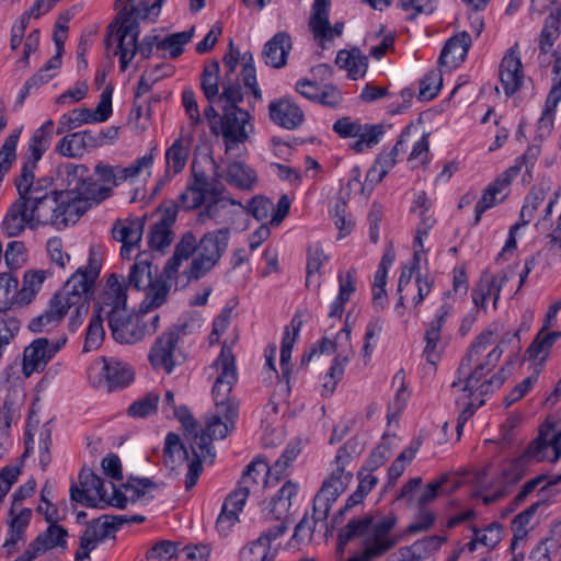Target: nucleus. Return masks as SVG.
Here are the masks:
<instances>
[{
  "label": "nucleus",
  "instance_id": "f257e3e1",
  "mask_svg": "<svg viewBox=\"0 0 561 561\" xmlns=\"http://www.w3.org/2000/svg\"><path fill=\"white\" fill-rule=\"evenodd\" d=\"M224 185L199 168L197 161L192 163V175L186 188L179 196V207L185 210L199 208L206 201L208 204L199 211L197 221L202 225L213 221L216 225L227 224L232 220L230 206L238 203L233 199L221 197Z\"/></svg>",
  "mask_w": 561,
  "mask_h": 561
},
{
  "label": "nucleus",
  "instance_id": "f03ea898",
  "mask_svg": "<svg viewBox=\"0 0 561 561\" xmlns=\"http://www.w3.org/2000/svg\"><path fill=\"white\" fill-rule=\"evenodd\" d=\"M560 458L561 430L547 422L540 426L538 436L529 443L526 450L503 467L497 480L500 489L494 494L484 496L483 502L491 504L504 497L508 488L525 477L533 461L556 462Z\"/></svg>",
  "mask_w": 561,
  "mask_h": 561
},
{
  "label": "nucleus",
  "instance_id": "7ed1b4c3",
  "mask_svg": "<svg viewBox=\"0 0 561 561\" xmlns=\"http://www.w3.org/2000/svg\"><path fill=\"white\" fill-rule=\"evenodd\" d=\"M174 414L185 430V443L181 442L176 434L169 433L164 443V457L165 461H168V459L174 461L175 457L179 460H186L190 455L187 449L188 445L193 458L187 462L184 485L185 490L190 491L198 482L204 470L203 462L213 463L215 453H210L209 437L201 435L202 427L187 409L181 408Z\"/></svg>",
  "mask_w": 561,
  "mask_h": 561
},
{
  "label": "nucleus",
  "instance_id": "20e7f679",
  "mask_svg": "<svg viewBox=\"0 0 561 561\" xmlns=\"http://www.w3.org/2000/svg\"><path fill=\"white\" fill-rule=\"evenodd\" d=\"M116 18L106 28L104 38L107 51L119 58L121 71H126L138 53L140 34V0H116Z\"/></svg>",
  "mask_w": 561,
  "mask_h": 561
},
{
  "label": "nucleus",
  "instance_id": "39448f33",
  "mask_svg": "<svg viewBox=\"0 0 561 561\" xmlns=\"http://www.w3.org/2000/svg\"><path fill=\"white\" fill-rule=\"evenodd\" d=\"M81 486L72 483L70 486L71 501L87 507H104L106 505L125 508L128 501L135 502L140 496V489L135 485L106 482L89 468H82L79 473Z\"/></svg>",
  "mask_w": 561,
  "mask_h": 561
},
{
  "label": "nucleus",
  "instance_id": "423d86ee",
  "mask_svg": "<svg viewBox=\"0 0 561 561\" xmlns=\"http://www.w3.org/2000/svg\"><path fill=\"white\" fill-rule=\"evenodd\" d=\"M101 266V261L96 259L95 247H91L87 266L79 267L62 288V307L65 316L70 311L68 328L71 332H76L82 325L89 312Z\"/></svg>",
  "mask_w": 561,
  "mask_h": 561
},
{
  "label": "nucleus",
  "instance_id": "0eeeda50",
  "mask_svg": "<svg viewBox=\"0 0 561 561\" xmlns=\"http://www.w3.org/2000/svg\"><path fill=\"white\" fill-rule=\"evenodd\" d=\"M242 101L243 94L239 83H224L219 102L222 108L221 129L226 152L234 150L239 144L244 142L249 138L248 129L253 128L250 124V113L238 106Z\"/></svg>",
  "mask_w": 561,
  "mask_h": 561
},
{
  "label": "nucleus",
  "instance_id": "6e6552de",
  "mask_svg": "<svg viewBox=\"0 0 561 561\" xmlns=\"http://www.w3.org/2000/svg\"><path fill=\"white\" fill-rule=\"evenodd\" d=\"M208 370L209 376H214L211 397L216 410L227 411L229 417L238 416L239 402L232 394V389L238 382V369L231 348L224 345Z\"/></svg>",
  "mask_w": 561,
  "mask_h": 561
},
{
  "label": "nucleus",
  "instance_id": "1a4fd4ad",
  "mask_svg": "<svg viewBox=\"0 0 561 561\" xmlns=\"http://www.w3.org/2000/svg\"><path fill=\"white\" fill-rule=\"evenodd\" d=\"M140 252L135 256V262L129 268L127 277L116 273L106 276L105 285L99 296L98 311L106 316V311L126 310L127 290L134 288L140 290Z\"/></svg>",
  "mask_w": 561,
  "mask_h": 561
},
{
  "label": "nucleus",
  "instance_id": "9d476101",
  "mask_svg": "<svg viewBox=\"0 0 561 561\" xmlns=\"http://www.w3.org/2000/svg\"><path fill=\"white\" fill-rule=\"evenodd\" d=\"M355 443L346 442L337 449L334 458L336 468L331 472L329 478L323 481L322 486L316 494V505L319 513L328 510L330 502H336L339 496L346 490L353 479V473L346 470V467L353 460Z\"/></svg>",
  "mask_w": 561,
  "mask_h": 561
},
{
  "label": "nucleus",
  "instance_id": "9b49d317",
  "mask_svg": "<svg viewBox=\"0 0 561 561\" xmlns=\"http://www.w3.org/2000/svg\"><path fill=\"white\" fill-rule=\"evenodd\" d=\"M229 239L228 228L206 232L197 242V254L191 262L188 277L197 280L210 272L226 253Z\"/></svg>",
  "mask_w": 561,
  "mask_h": 561
},
{
  "label": "nucleus",
  "instance_id": "f8f14e48",
  "mask_svg": "<svg viewBox=\"0 0 561 561\" xmlns=\"http://www.w3.org/2000/svg\"><path fill=\"white\" fill-rule=\"evenodd\" d=\"M89 378L94 387L112 392L129 386L135 379V370L128 363L101 357L90 366Z\"/></svg>",
  "mask_w": 561,
  "mask_h": 561
},
{
  "label": "nucleus",
  "instance_id": "ddd939ff",
  "mask_svg": "<svg viewBox=\"0 0 561 561\" xmlns=\"http://www.w3.org/2000/svg\"><path fill=\"white\" fill-rule=\"evenodd\" d=\"M397 522L394 515H388L376 523L370 519V526L364 540V550L347 561H373L391 550L399 540L398 537L390 535Z\"/></svg>",
  "mask_w": 561,
  "mask_h": 561
},
{
  "label": "nucleus",
  "instance_id": "4468645a",
  "mask_svg": "<svg viewBox=\"0 0 561 561\" xmlns=\"http://www.w3.org/2000/svg\"><path fill=\"white\" fill-rule=\"evenodd\" d=\"M493 344V332L485 331L477 336L468 350L466 356L462 358L458 375H466L471 370L472 366L477 368L478 373H491L497 365L502 357L503 350L497 345L488 352V348Z\"/></svg>",
  "mask_w": 561,
  "mask_h": 561
},
{
  "label": "nucleus",
  "instance_id": "2eb2a0df",
  "mask_svg": "<svg viewBox=\"0 0 561 561\" xmlns=\"http://www.w3.org/2000/svg\"><path fill=\"white\" fill-rule=\"evenodd\" d=\"M525 160L526 157L517 158L514 165L506 169L484 188L481 198L474 206V226L480 224L482 215L486 210L501 204L508 196L512 180L519 174Z\"/></svg>",
  "mask_w": 561,
  "mask_h": 561
},
{
  "label": "nucleus",
  "instance_id": "dca6fc26",
  "mask_svg": "<svg viewBox=\"0 0 561 561\" xmlns=\"http://www.w3.org/2000/svg\"><path fill=\"white\" fill-rule=\"evenodd\" d=\"M67 336L56 339L38 337L24 348L22 371L25 377L42 373L47 364L66 345Z\"/></svg>",
  "mask_w": 561,
  "mask_h": 561
},
{
  "label": "nucleus",
  "instance_id": "f3484780",
  "mask_svg": "<svg viewBox=\"0 0 561 561\" xmlns=\"http://www.w3.org/2000/svg\"><path fill=\"white\" fill-rule=\"evenodd\" d=\"M489 373H478L477 368L472 366L471 370L466 375H458L457 380L451 383L453 390L463 392L466 396L483 398L490 393L495 392L506 379L504 368L491 377L485 378Z\"/></svg>",
  "mask_w": 561,
  "mask_h": 561
},
{
  "label": "nucleus",
  "instance_id": "a211bd4d",
  "mask_svg": "<svg viewBox=\"0 0 561 561\" xmlns=\"http://www.w3.org/2000/svg\"><path fill=\"white\" fill-rule=\"evenodd\" d=\"M178 207L179 204L161 205L153 214L156 220L147 237L151 251L163 253L171 245L174 238L172 227L176 220Z\"/></svg>",
  "mask_w": 561,
  "mask_h": 561
},
{
  "label": "nucleus",
  "instance_id": "6ab92c4d",
  "mask_svg": "<svg viewBox=\"0 0 561 561\" xmlns=\"http://www.w3.org/2000/svg\"><path fill=\"white\" fill-rule=\"evenodd\" d=\"M285 534V527L273 526L264 530L259 538L240 550L241 561H274L279 545H274Z\"/></svg>",
  "mask_w": 561,
  "mask_h": 561
},
{
  "label": "nucleus",
  "instance_id": "aec40b11",
  "mask_svg": "<svg viewBox=\"0 0 561 561\" xmlns=\"http://www.w3.org/2000/svg\"><path fill=\"white\" fill-rule=\"evenodd\" d=\"M113 339L122 344H134L140 340L139 311H106Z\"/></svg>",
  "mask_w": 561,
  "mask_h": 561
},
{
  "label": "nucleus",
  "instance_id": "412c9836",
  "mask_svg": "<svg viewBox=\"0 0 561 561\" xmlns=\"http://www.w3.org/2000/svg\"><path fill=\"white\" fill-rule=\"evenodd\" d=\"M499 78L506 96L518 92L525 82V72L519 57V45L508 48L500 62Z\"/></svg>",
  "mask_w": 561,
  "mask_h": 561
},
{
  "label": "nucleus",
  "instance_id": "4be33fe9",
  "mask_svg": "<svg viewBox=\"0 0 561 561\" xmlns=\"http://www.w3.org/2000/svg\"><path fill=\"white\" fill-rule=\"evenodd\" d=\"M331 0H313L309 27L316 39L331 42L334 37H340L344 31V23L336 22L333 26L330 24L329 11Z\"/></svg>",
  "mask_w": 561,
  "mask_h": 561
},
{
  "label": "nucleus",
  "instance_id": "5701e85b",
  "mask_svg": "<svg viewBox=\"0 0 561 561\" xmlns=\"http://www.w3.org/2000/svg\"><path fill=\"white\" fill-rule=\"evenodd\" d=\"M179 334L168 332L157 339L149 353V362L157 370L171 374L179 364L180 352L178 350Z\"/></svg>",
  "mask_w": 561,
  "mask_h": 561
},
{
  "label": "nucleus",
  "instance_id": "b1692460",
  "mask_svg": "<svg viewBox=\"0 0 561 561\" xmlns=\"http://www.w3.org/2000/svg\"><path fill=\"white\" fill-rule=\"evenodd\" d=\"M290 205L291 201L286 194L279 197L276 206L270 198L256 195L249 202L248 210L257 221L270 219V226L277 227L288 215Z\"/></svg>",
  "mask_w": 561,
  "mask_h": 561
},
{
  "label": "nucleus",
  "instance_id": "393cba45",
  "mask_svg": "<svg viewBox=\"0 0 561 561\" xmlns=\"http://www.w3.org/2000/svg\"><path fill=\"white\" fill-rule=\"evenodd\" d=\"M204 161L211 167V179H216L218 182L220 179H225L232 186L250 191L257 181L255 171L242 162H230L225 170H221L213 157H206Z\"/></svg>",
  "mask_w": 561,
  "mask_h": 561
},
{
  "label": "nucleus",
  "instance_id": "a878e982",
  "mask_svg": "<svg viewBox=\"0 0 561 561\" xmlns=\"http://www.w3.org/2000/svg\"><path fill=\"white\" fill-rule=\"evenodd\" d=\"M298 483L293 482L291 480L286 481L271 500L268 507L264 513V518L266 520H276L275 526H279L282 524L286 531L288 528L287 523L291 515L290 511L293 503L298 496Z\"/></svg>",
  "mask_w": 561,
  "mask_h": 561
},
{
  "label": "nucleus",
  "instance_id": "bb28decb",
  "mask_svg": "<svg viewBox=\"0 0 561 561\" xmlns=\"http://www.w3.org/2000/svg\"><path fill=\"white\" fill-rule=\"evenodd\" d=\"M268 116L275 125L287 130L297 129L305 121L304 111L288 96L271 101Z\"/></svg>",
  "mask_w": 561,
  "mask_h": 561
},
{
  "label": "nucleus",
  "instance_id": "cd10ccee",
  "mask_svg": "<svg viewBox=\"0 0 561 561\" xmlns=\"http://www.w3.org/2000/svg\"><path fill=\"white\" fill-rule=\"evenodd\" d=\"M117 529L107 516L95 519L80 537V545L75 554L76 561L90 559V552L94 550L99 542L111 536Z\"/></svg>",
  "mask_w": 561,
  "mask_h": 561
},
{
  "label": "nucleus",
  "instance_id": "c85d7f7f",
  "mask_svg": "<svg viewBox=\"0 0 561 561\" xmlns=\"http://www.w3.org/2000/svg\"><path fill=\"white\" fill-rule=\"evenodd\" d=\"M508 280L510 278L505 272H500L497 274L483 272L479 283L472 289L471 296L473 304L479 308L485 309L486 301L489 299H493V305L495 307L500 298L501 290Z\"/></svg>",
  "mask_w": 561,
  "mask_h": 561
},
{
  "label": "nucleus",
  "instance_id": "c756f323",
  "mask_svg": "<svg viewBox=\"0 0 561 561\" xmlns=\"http://www.w3.org/2000/svg\"><path fill=\"white\" fill-rule=\"evenodd\" d=\"M57 215L59 218L56 220V228L59 230L76 224L91 208V202H85L84 198L73 194V192L59 191Z\"/></svg>",
  "mask_w": 561,
  "mask_h": 561
},
{
  "label": "nucleus",
  "instance_id": "7c9ffc66",
  "mask_svg": "<svg viewBox=\"0 0 561 561\" xmlns=\"http://www.w3.org/2000/svg\"><path fill=\"white\" fill-rule=\"evenodd\" d=\"M34 229L35 225L30 216L28 206L22 199H15L9 207L2 222L1 230L7 237L20 236L26 228Z\"/></svg>",
  "mask_w": 561,
  "mask_h": 561
},
{
  "label": "nucleus",
  "instance_id": "2f4dec72",
  "mask_svg": "<svg viewBox=\"0 0 561 561\" xmlns=\"http://www.w3.org/2000/svg\"><path fill=\"white\" fill-rule=\"evenodd\" d=\"M471 44V36L465 31L450 37L440 53L438 59L440 66L446 67L448 70L458 67L465 61Z\"/></svg>",
  "mask_w": 561,
  "mask_h": 561
},
{
  "label": "nucleus",
  "instance_id": "473e14b6",
  "mask_svg": "<svg viewBox=\"0 0 561 561\" xmlns=\"http://www.w3.org/2000/svg\"><path fill=\"white\" fill-rule=\"evenodd\" d=\"M293 43L288 33L278 32L267 41L262 50L264 62L273 68H283L291 50Z\"/></svg>",
  "mask_w": 561,
  "mask_h": 561
},
{
  "label": "nucleus",
  "instance_id": "72a5a7b5",
  "mask_svg": "<svg viewBox=\"0 0 561 561\" xmlns=\"http://www.w3.org/2000/svg\"><path fill=\"white\" fill-rule=\"evenodd\" d=\"M112 237L122 243L121 257L131 260V252L140 248V221L125 222L116 220L112 227Z\"/></svg>",
  "mask_w": 561,
  "mask_h": 561
},
{
  "label": "nucleus",
  "instance_id": "f704fd0d",
  "mask_svg": "<svg viewBox=\"0 0 561 561\" xmlns=\"http://www.w3.org/2000/svg\"><path fill=\"white\" fill-rule=\"evenodd\" d=\"M560 11L550 12V14L545 20L543 26L538 38V60L542 66H547L549 62L547 56L560 36Z\"/></svg>",
  "mask_w": 561,
  "mask_h": 561
},
{
  "label": "nucleus",
  "instance_id": "c9c22d12",
  "mask_svg": "<svg viewBox=\"0 0 561 561\" xmlns=\"http://www.w3.org/2000/svg\"><path fill=\"white\" fill-rule=\"evenodd\" d=\"M194 253L197 254V240L192 231L185 232L175 244L173 255L164 265V274L174 278L184 261H187Z\"/></svg>",
  "mask_w": 561,
  "mask_h": 561
},
{
  "label": "nucleus",
  "instance_id": "e433bc0d",
  "mask_svg": "<svg viewBox=\"0 0 561 561\" xmlns=\"http://www.w3.org/2000/svg\"><path fill=\"white\" fill-rule=\"evenodd\" d=\"M62 297L61 289L50 299L49 308L30 321L28 329L37 333L49 330L59 324L65 317Z\"/></svg>",
  "mask_w": 561,
  "mask_h": 561
},
{
  "label": "nucleus",
  "instance_id": "4c0bfd02",
  "mask_svg": "<svg viewBox=\"0 0 561 561\" xmlns=\"http://www.w3.org/2000/svg\"><path fill=\"white\" fill-rule=\"evenodd\" d=\"M58 197L59 191H54L48 197L41 199L28 206L30 216L33 219L35 228L37 226L51 225L56 228L58 220Z\"/></svg>",
  "mask_w": 561,
  "mask_h": 561
},
{
  "label": "nucleus",
  "instance_id": "58836bf2",
  "mask_svg": "<svg viewBox=\"0 0 561 561\" xmlns=\"http://www.w3.org/2000/svg\"><path fill=\"white\" fill-rule=\"evenodd\" d=\"M335 502H330L328 504V510L323 513L318 512V507L316 505V497L313 499L312 505V516L309 517L307 514L302 517V519L297 524L294 530V535L291 537V541H296L298 543L309 542L312 539L314 529L318 524H322L327 526L325 522L329 517V513L331 511L332 505Z\"/></svg>",
  "mask_w": 561,
  "mask_h": 561
},
{
  "label": "nucleus",
  "instance_id": "ea45409f",
  "mask_svg": "<svg viewBox=\"0 0 561 561\" xmlns=\"http://www.w3.org/2000/svg\"><path fill=\"white\" fill-rule=\"evenodd\" d=\"M335 64L347 71L350 79L357 80L365 76L368 68V58L358 48L341 49L336 55Z\"/></svg>",
  "mask_w": 561,
  "mask_h": 561
},
{
  "label": "nucleus",
  "instance_id": "a19ab883",
  "mask_svg": "<svg viewBox=\"0 0 561 561\" xmlns=\"http://www.w3.org/2000/svg\"><path fill=\"white\" fill-rule=\"evenodd\" d=\"M192 137L181 136L165 151L167 176L182 172L191 152Z\"/></svg>",
  "mask_w": 561,
  "mask_h": 561
},
{
  "label": "nucleus",
  "instance_id": "79ce46f5",
  "mask_svg": "<svg viewBox=\"0 0 561 561\" xmlns=\"http://www.w3.org/2000/svg\"><path fill=\"white\" fill-rule=\"evenodd\" d=\"M237 417L238 416L229 417L227 411L216 410V414L207 420L205 428L202 427L201 430V435H206L209 437L210 453H214L211 444L213 439L225 438L228 433L233 430Z\"/></svg>",
  "mask_w": 561,
  "mask_h": 561
},
{
  "label": "nucleus",
  "instance_id": "37998d69",
  "mask_svg": "<svg viewBox=\"0 0 561 561\" xmlns=\"http://www.w3.org/2000/svg\"><path fill=\"white\" fill-rule=\"evenodd\" d=\"M32 510L23 508L19 514L13 516L9 522V537L5 539L2 545V549L4 550L7 556H10L14 549L15 545L24 540L25 530L31 522Z\"/></svg>",
  "mask_w": 561,
  "mask_h": 561
},
{
  "label": "nucleus",
  "instance_id": "c03bdc74",
  "mask_svg": "<svg viewBox=\"0 0 561 561\" xmlns=\"http://www.w3.org/2000/svg\"><path fill=\"white\" fill-rule=\"evenodd\" d=\"M170 279L171 278L167 277L163 272L160 277L154 280H150L146 288L145 300L142 301L145 305V308H142V313L158 308L165 302L171 288V284L169 283Z\"/></svg>",
  "mask_w": 561,
  "mask_h": 561
},
{
  "label": "nucleus",
  "instance_id": "a18cd8bd",
  "mask_svg": "<svg viewBox=\"0 0 561 561\" xmlns=\"http://www.w3.org/2000/svg\"><path fill=\"white\" fill-rule=\"evenodd\" d=\"M545 501H538L517 514L512 522L513 538L511 541V550L515 551L520 541L526 540L529 533V524L538 508L546 505Z\"/></svg>",
  "mask_w": 561,
  "mask_h": 561
},
{
  "label": "nucleus",
  "instance_id": "49530a36",
  "mask_svg": "<svg viewBox=\"0 0 561 561\" xmlns=\"http://www.w3.org/2000/svg\"><path fill=\"white\" fill-rule=\"evenodd\" d=\"M54 122L47 119L41 127H38L28 142L26 157L35 160H41L43 154L49 148L53 139Z\"/></svg>",
  "mask_w": 561,
  "mask_h": 561
},
{
  "label": "nucleus",
  "instance_id": "de8ad7c7",
  "mask_svg": "<svg viewBox=\"0 0 561 561\" xmlns=\"http://www.w3.org/2000/svg\"><path fill=\"white\" fill-rule=\"evenodd\" d=\"M48 272L44 270H32L25 272L22 288L18 291V301L28 305L41 290Z\"/></svg>",
  "mask_w": 561,
  "mask_h": 561
},
{
  "label": "nucleus",
  "instance_id": "09e8293b",
  "mask_svg": "<svg viewBox=\"0 0 561 561\" xmlns=\"http://www.w3.org/2000/svg\"><path fill=\"white\" fill-rule=\"evenodd\" d=\"M322 247L319 243L310 244L307 249V276L306 286L309 287L316 277L317 287L321 284V268L328 262Z\"/></svg>",
  "mask_w": 561,
  "mask_h": 561
},
{
  "label": "nucleus",
  "instance_id": "8fccbe9b",
  "mask_svg": "<svg viewBox=\"0 0 561 561\" xmlns=\"http://www.w3.org/2000/svg\"><path fill=\"white\" fill-rule=\"evenodd\" d=\"M87 173H89V169L84 164L67 162L58 168V175L67 186L65 192H73V194H78Z\"/></svg>",
  "mask_w": 561,
  "mask_h": 561
},
{
  "label": "nucleus",
  "instance_id": "3c124183",
  "mask_svg": "<svg viewBox=\"0 0 561 561\" xmlns=\"http://www.w3.org/2000/svg\"><path fill=\"white\" fill-rule=\"evenodd\" d=\"M293 334L289 333L288 328L285 329L284 336L280 345V367L283 379L288 380L290 375V358L293 347L296 343L297 336L301 328V321L297 320L296 317L291 320Z\"/></svg>",
  "mask_w": 561,
  "mask_h": 561
},
{
  "label": "nucleus",
  "instance_id": "603ef678",
  "mask_svg": "<svg viewBox=\"0 0 561 561\" xmlns=\"http://www.w3.org/2000/svg\"><path fill=\"white\" fill-rule=\"evenodd\" d=\"M268 465L265 461H251L243 471L239 485L251 493L257 490L260 482L270 483L266 477Z\"/></svg>",
  "mask_w": 561,
  "mask_h": 561
},
{
  "label": "nucleus",
  "instance_id": "864d4df0",
  "mask_svg": "<svg viewBox=\"0 0 561 561\" xmlns=\"http://www.w3.org/2000/svg\"><path fill=\"white\" fill-rule=\"evenodd\" d=\"M219 62L214 60L204 67L201 77V88L207 101L214 103L219 101Z\"/></svg>",
  "mask_w": 561,
  "mask_h": 561
},
{
  "label": "nucleus",
  "instance_id": "5fc2aeb1",
  "mask_svg": "<svg viewBox=\"0 0 561 561\" xmlns=\"http://www.w3.org/2000/svg\"><path fill=\"white\" fill-rule=\"evenodd\" d=\"M83 124H95L90 108L80 107L61 115L58 121L56 134L62 135Z\"/></svg>",
  "mask_w": 561,
  "mask_h": 561
},
{
  "label": "nucleus",
  "instance_id": "6e6d98bb",
  "mask_svg": "<svg viewBox=\"0 0 561 561\" xmlns=\"http://www.w3.org/2000/svg\"><path fill=\"white\" fill-rule=\"evenodd\" d=\"M194 32H195V26H192L187 31L178 32V33H173L171 35L164 36L163 41L160 42V48H162L161 54H163L165 57L167 53H169V55L172 59H176L178 57H180L183 54L184 45H186L187 43H190L192 41V38L194 36Z\"/></svg>",
  "mask_w": 561,
  "mask_h": 561
},
{
  "label": "nucleus",
  "instance_id": "4d7b16f0",
  "mask_svg": "<svg viewBox=\"0 0 561 561\" xmlns=\"http://www.w3.org/2000/svg\"><path fill=\"white\" fill-rule=\"evenodd\" d=\"M385 134V128L381 124H362L360 130L356 135V141L351 145V148L355 152H362L365 149L373 148L377 144H379L381 137Z\"/></svg>",
  "mask_w": 561,
  "mask_h": 561
},
{
  "label": "nucleus",
  "instance_id": "13d9d810",
  "mask_svg": "<svg viewBox=\"0 0 561 561\" xmlns=\"http://www.w3.org/2000/svg\"><path fill=\"white\" fill-rule=\"evenodd\" d=\"M446 540V537L436 535L425 537L413 542L407 551L411 553V561H421L438 551Z\"/></svg>",
  "mask_w": 561,
  "mask_h": 561
},
{
  "label": "nucleus",
  "instance_id": "bf43d9fd",
  "mask_svg": "<svg viewBox=\"0 0 561 561\" xmlns=\"http://www.w3.org/2000/svg\"><path fill=\"white\" fill-rule=\"evenodd\" d=\"M103 314L98 310L92 314L87 329L83 352L96 351L102 345L105 335Z\"/></svg>",
  "mask_w": 561,
  "mask_h": 561
},
{
  "label": "nucleus",
  "instance_id": "052dcab7",
  "mask_svg": "<svg viewBox=\"0 0 561 561\" xmlns=\"http://www.w3.org/2000/svg\"><path fill=\"white\" fill-rule=\"evenodd\" d=\"M78 195L84 198L85 202H91L92 207L110 197V186H102L99 179L95 180L87 173Z\"/></svg>",
  "mask_w": 561,
  "mask_h": 561
},
{
  "label": "nucleus",
  "instance_id": "680f3d73",
  "mask_svg": "<svg viewBox=\"0 0 561 561\" xmlns=\"http://www.w3.org/2000/svg\"><path fill=\"white\" fill-rule=\"evenodd\" d=\"M66 536L67 531L62 527L50 524L46 531L41 534L33 541V548L37 551L45 552L48 549L64 545L66 542Z\"/></svg>",
  "mask_w": 561,
  "mask_h": 561
},
{
  "label": "nucleus",
  "instance_id": "e2e57ef3",
  "mask_svg": "<svg viewBox=\"0 0 561 561\" xmlns=\"http://www.w3.org/2000/svg\"><path fill=\"white\" fill-rule=\"evenodd\" d=\"M370 517L350 520L339 533L337 551L342 552L350 540L366 535L370 526Z\"/></svg>",
  "mask_w": 561,
  "mask_h": 561
},
{
  "label": "nucleus",
  "instance_id": "0e129e2a",
  "mask_svg": "<svg viewBox=\"0 0 561 561\" xmlns=\"http://www.w3.org/2000/svg\"><path fill=\"white\" fill-rule=\"evenodd\" d=\"M56 152L67 158H80L87 151L81 134L75 131L62 137L56 145Z\"/></svg>",
  "mask_w": 561,
  "mask_h": 561
},
{
  "label": "nucleus",
  "instance_id": "69168bd1",
  "mask_svg": "<svg viewBox=\"0 0 561 561\" xmlns=\"http://www.w3.org/2000/svg\"><path fill=\"white\" fill-rule=\"evenodd\" d=\"M424 342L425 347L423 350V356L427 363L435 366L439 362L444 351L440 332L433 328H426Z\"/></svg>",
  "mask_w": 561,
  "mask_h": 561
},
{
  "label": "nucleus",
  "instance_id": "338daca9",
  "mask_svg": "<svg viewBox=\"0 0 561 561\" xmlns=\"http://www.w3.org/2000/svg\"><path fill=\"white\" fill-rule=\"evenodd\" d=\"M49 186L50 182L46 178L38 179L32 185H27L25 192H18V199H22L25 205L30 206L51 195L54 191H50Z\"/></svg>",
  "mask_w": 561,
  "mask_h": 561
},
{
  "label": "nucleus",
  "instance_id": "774afa93",
  "mask_svg": "<svg viewBox=\"0 0 561 561\" xmlns=\"http://www.w3.org/2000/svg\"><path fill=\"white\" fill-rule=\"evenodd\" d=\"M552 70H551V80L552 87L547 96H549V102L552 104L554 102L561 101V42L558 44L557 48L552 54Z\"/></svg>",
  "mask_w": 561,
  "mask_h": 561
}]
</instances>
